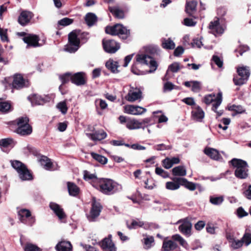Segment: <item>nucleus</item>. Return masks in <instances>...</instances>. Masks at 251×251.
<instances>
[{"label":"nucleus","instance_id":"338daca9","mask_svg":"<svg viewBox=\"0 0 251 251\" xmlns=\"http://www.w3.org/2000/svg\"><path fill=\"white\" fill-rule=\"evenodd\" d=\"M151 122V118H147L144 119L141 121H140V123H141V128L143 129H145V127H148L149 125H151L150 124Z\"/></svg>","mask_w":251,"mask_h":251},{"label":"nucleus","instance_id":"473e14b6","mask_svg":"<svg viewBox=\"0 0 251 251\" xmlns=\"http://www.w3.org/2000/svg\"><path fill=\"white\" fill-rule=\"evenodd\" d=\"M178 223H181L179 226V230L183 233L187 234L188 233V219L186 218L184 219L178 221Z\"/></svg>","mask_w":251,"mask_h":251},{"label":"nucleus","instance_id":"09e8293b","mask_svg":"<svg viewBox=\"0 0 251 251\" xmlns=\"http://www.w3.org/2000/svg\"><path fill=\"white\" fill-rule=\"evenodd\" d=\"M59 77L62 82V84H64L69 82L70 80H71L72 74L67 73L63 75H60Z\"/></svg>","mask_w":251,"mask_h":251},{"label":"nucleus","instance_id":"774afa93","mask_svg":"<svg viewBox=\"0 0 251 251\" xmlns=\"http://www.w3.org/2000/svg\"><path fill=\"white\" fill-rule=\"evenodd\" d=\"M237 213L238 217L240 218L246 216L248 214V213L246 212L242 207H240L237 209Z\"/></svg>","mask_w":251,"mask_h":251},{"label":"nucleus","instance_id":"de8ad7c7","mask_svg":"<svg viewBox=\"0 0 251 251\" xmlns=\"http://www.w3.org/2000/svg\"><path fill=\"white\" fill-rule=\"evenodd\" d=\"M83 178L85 180L88 181L97 178V176L95 174H91L89 172L85 170L83 171Z\"/></svg>","mask_w":251,"mask_h":251},{"label":"nucleus","instance_id":"3c124183","mask_svg":"<svg viewBox=\"0 0 251 251\" xmlns=\"http://www.w3.org/2000/svg\"><path fill=\"white\" fill-rule=\"evenodd\" d=\"M144 225V223L139 220H133L130 226L127 225L129 228H136L138 227H141Z\"/></svg>","mask_w":251,"mask_h":251},{"label":"nucleus","instance_id":"6ab92c4d","mask_svg":"<svg viewBox=\"0 0 251 251\" xmlns=\"http://www.w3.org/2000/svg\"><path fill=\"white\" fill-rule=\"evenodd\" d=\"M28 99L32 105H43L49 101V98L47 97L43 98L37 94L31 95L28 96Z\"/></svg>","mask_w":251,"mask_h":251},{"label":"nucleus","instance_id":"bf43d9fd","mask_svg":"<svg viewBox=\"0 0 251 251\" xmlns=\"http://www.w3.org/2000/svg\"><path fill=\"white\" fill-rule=\"evenodd\" d=\"M155 173L164 178L167 177L169 176L168 173L167 172L165 171L162 168L159 167H156L155 168Z\"/></svg>","mask_w":251,"mask_h":251},{"label":"nucleus","instance_id":"9d476101","mask_svg":"<svg viewBox=\"0 0 251 251\" xmlns=\"http://www.w3.org/2000/svg\"><path fill=\"white\" fill-rule=\"evenodd\" d=\"M208 28L209 32L215 36L221 35L225 30L223 26L220 23V19L218 18L210 22Z\"/></svg>","mask_w":251,"mask_h":251},{"label":"nucleus","instance_id":"603ef678","mask_svg":"<svg viewBox=\"0 0 251 251\" xmlns=\"http://www.w3.org/2000/svg\"><path fill=\"white\" fill-rule=\"evenodd\" d=\"M249 50V47L247 45H240L238 48L235 50V52L239 53L240 55H242L243 53Z\"/></svg>","mask_w":251,"mask_h":251},{"label":"nucleus","instance_id":"a878e982","mask_svg":"<svg viewBox=\"0 0 251 251\" xmlns=\"http://www.w3.org/2000/svg\"><path fill=\"white\" fill-rule=\"evenodd\" d=\"M56 249L57 251H72V246L70 242L61 241L56 246Z\"/></svg>","mask_w":251,"mask_h":251},{"label":"nucleus","instance_id":"4468645a","mask_svg":"<svg viewBox=\"0 0 251 251\" xmlns=\"http://www.w3.org/2000/svg\"><path fill=\"white\" fill-rule=\"evenodd\" d=\"M142 97L141 91L137 88L130 87L126 99L130 102H133L140 99Z\"/></svg>","mask_w":251,"mask_h":251},{"label":"nucleus","instance_id":"e2e57ef3","mask_svg":"<svg viewBox=\"0 0 251 251\" xmlns=\"http://www.w3.org/2000/svg\"><path fill=\"white\" fill-rule=\"evenodd\" d=\"M198 16H193L189 12V26H195L197 23Z\"/></svg>","mask_w":251,"mask_h":251},{"label":"nucleus","instance_id":"4c0bfd02","mask_svg":"<svg viewBox=\"0 0 251 251\" xmlns=\"http://www.w3.org/2000/svg\"><path fill=\"white\" fill-rule=\"evenodd\" d=\"M222 101V95L221 92H219L218 94L217 97L215 100L212 102V109L214 112H216V110L217 109L218 107L220 105Z\"/></svg>","mask_w":251,"mask_h":251},{"label":"nucleus","instance_id":"8fccbe9b","mask_svg":"<svg viewBox=\"0 0 251 251\" xmlns=\"http://www.w3.org/2000/svg\"><path fill=\"white\" fill-rule=\"evenodd\" d=\"M242 239L246 246H249L251 244V233L246 232L242 238Z\"/></svg>","mask_w":251,"mask_h":251},{"label":"nucleus","instance_id":"864d4df0","mask_svg":"<svg viewBox=\"0 0 251 251\" xmlns=\"http://www.w3.org/2000/svg\"><path fill=\"white\" fill-rule=\"evenodd\" d=\"M10 108V104L7 102H0V111L2 112L8 111Z\"/></svg>","mask_w":251,"mask_h":251},{"label":"nucleus","instance_id":"393cba45","mask_svg":"<svg viewBox=\"0 0 251 251\" xmlns=\"http://www.w3.org/2000/svg\"><path fill=\"white\" fill-rule=\"evenodd\" d=\"M204 153L211 158L218 160L220 159V155L219 151L213 148H206L204 149Z\"/></svg>","mask_w":251,"mask_h":251},{"label":"nucleus","instance_id":"f03ea898","mask_svg":"<svg viewBox=\"0 0 251 251\" xmlns=\"http://www.w3.org/2000/svg\"><path fill=\"white\" fill-rule=\"evenodd\" d=\"M230 163L235 169L234 175L237 178L246 179L249 177V165L246 161L234 158L230 161Z\"/></svg>","mask_w":251,"mask_h":251},{"label":"nucleus","instance_id":"f704fd0d","mask_svg":"<svg viewBox=\"0 0 251 251\" xmlns=\"http://www.w3.org/2000/svg\"><path fill=\"white\" fill-rule=\"evenodd\" d=\"M68 189L70 195L75 196L79 193L78 187L74 183L68 182Z\"/></svg>","mask_w":251,"mask_h":251},{"label":"nucleus","instance_id":"9b49d317","mask_svg":"<svg viewBox=\"0 0 251 251\" xmlns=\"http://www.w3.org/2000/svg\"><path fill=\"white\" fill-rule=\"evenodd\" d=\"M102 45L104 50L110 53H114L120 49L119 44L113 40H103Z\"/></svg>","mask_w":251,"mask_h":251},{"label":"nucleus","instance_id":"680f3d73","mask_svg":"<svg viewBox=\"0 0 251 251\" xmlns=\"http://www.w3.org/2000/svg\"><path fill=\"white\" fill-rule=\"evenodd\" d=\"M162 164L163 167L167 169L171 168L173 166L171 162L170 158H166L163 160Z\"/></svg>","mask_w":251,"mask_h":251},{"label":"nucleus","instance_id":"4be33fe9","mask_svg":"<svg viewBox=\"0 0 251 251\" xmlns=\"http://www.w3.org/2000/svg\"><path fill=\"white\" fill-rule=\"evenodd\" d=\"M86 136L93 141L101 140L106 138L107 134L103 130L96 131L93 133H86Z\"/></svg>","mask_w":251,"mask_h":251},{"label":"nucleus","instance_id":"c85d7f7f","mask_svg":"<svg viewBox=\"0 0 251 251\" xmlns=\"http://www.w3.org/2000/svg\"><path fill=\"white\" fill-rule=\"evenodd\" d=\"M126 126L130 130L136 129L141 128V123L140 121L133 119L126 122Z\"/></svg>","mask_w":251,"mask_h":251},{"label":"nucleus","instance_id":"0e129e2a","mask_svg":"<svg viewBox=\"0 0 251 251\" xmlns=\"http://www.w3.org/2000/svg\"><path fill=\"white\" fill-rule=\"evenodd\" d=\"M215 95H212L211 94L206 96L204 98V102L207 104H209L211 103H212L215 99Z\"/></svg>","mask_w":251,"mask_h":251},{"label":"nucleus","instance_id":"dca6fc26","mask_svg":"<svg viewBox=\"0 0 251 251\" xmlns=\"http://www.w3.org/2000/svg\"><path fill=\"white\" fill-rule=\"evenodd\" d=\"M33 16L32 12L27 11H22L18 18V22L22 26H25L30 21Z\"/></svg>","mask_w":251,"mask_h":251},{"label":"nucleus","instance_id":"20e7f679","mask_svg":"<svg viewBox=\"0 0 251 251\" xmlns=\"http://www.w3.org/2000/svg\"><path fill=\"white\" fill-rule=\"evenodd\" d=\"M238 75L233 77V81L235 85L241 86L246 84L250 75V68L248 66H240L237 68Z\"/></svg>","mask_w":251,"mask_h":251},{"label":"nucleus","instance_id":"0eeeda50","mask_svg":"<svg viewBox=\"0 0 251 251\" xmlns=\"http://www.w3.org/2000/svg\"><path fill=\"white\" fill-rule=\"evenodd\" d=\"M172 181H168L166 183V188L169 190H176L179 188L180 185L184 186L186 188L188 189V181L184 178L173 177Z\"/></svg>","mask_w":251,"mask_h":251},{"label":"nucleus","instance_id":"1a4fd4ad","mask_svg":"<svg viewBox=\"0 0 251 251\" xmlns=\"http://www.w3.org/2000/svg\"><path fill=\"white\" fill-rule=\"evenodd\" d=\"M136 57V61L139 64L149 65L151 68H153V71H149L150 73L152 72L157 69V63L151 56L145 54H137Z\"/></svg>","mask_w":251,"mask_h":251},{"label":"nucleus","instance_id":"052dcab7","mask_svg":"<svg viewBox=\"0 0 251 251\" xmlns=\"http://www.w3.org/2000/svg\"><path fill=\"white\" fill-rule=\"evenodd\" d=\"M154 242V238L152 236L144 238V244L146 249H149L151 246V244Z\"/></svg>","mask_w":251,"mask_h":251},{"label":"nucleus","instance_id":"ddd939ff","mask_svg":"<svg viewBox=\"0 0 251 251\" xmlns=\"http://www.w3.org/2000/svg\"><path fill=\"white\" fill-rule=\"evenodd\" d=\"M28 81L25 79L20 74L14 75L12 82L13 87L16 89H21L28 86Z\"/></svg>","mask_w":251,"mask_h":251},{"label":"nucleus","instance_id":"412c9836","mask_svg":"<svg viewBox=\"0 0 251 251\" xmlns=\"http://www.w3.org/2000/svg\"><path fill=\"white\" fill-rule=\"evenodd\" d=\"M82 72L76 73L74 75L72 74L71 81L76 85H82L85 83V80Z\"/></svg>","mask_w":251,"mask_h":251},{"label":"nucleus","instance_id":"7ed1b4c3","mask_svg":"<svg viewBox=\"0 0 251 251\" xmlns=\"http://www.w3.org/2000/svg\"><path fill=\"white\" fill-rule=\"evenodd\" d=\"M29 119L27 117H21L14 121L9 122L11 126L17 127L15 132L22 136L29 135L32 132V127L28 124Z\"/></svg>","mask_w":251,"mask_h":251},{"label":"nucleus","instance_id":"6e6d98bb","mask_svg":"<svg viewBox=\"0 0 251 251\" xmlns=\"http://www.w3.org/2000/svg\"><path fill=\"white\" fill-rule=\"evenodd\" d=\"M13 142V140L11 138H5L0 140V147H7Z\"/></svg>","mask_w":251,"mask_h":251},{"label":"nucleus","instance_id":"6e6552de","mask_svg":"<svg viewBox=\"0 0 251 251\" xmlns=\"http://www.w3.org/2000/svg\"><path fill=\"white\" fill-rule=\"evenodd\" d=\"M68 39L69 45L66 48V50L70 52H75L78 50L80 43L76 31H73L69 33Z\"/></svg>","mask_w":251,"mask_h":251},{"label":"nucleus","instance_id":"c03bdc74","mask_svg":"<svg viewBox=\"0 0 251 251\" xmlns=\"http://www.w3.org/2000/svg\"><path fill=\"white\" fill-rule=\"evenodd\" d=\"M25 251H41V249L36 245L28 243H26L24 247Z\"/></svg>","mask_w":251,"mask_h":251},{"label":"nucleus","instance_id":"79ce46f5","mask_svg":"<svg viewBox=\"0 0 251 251\" xmlns=\"http://www.w3.org/2000/svg\"><path fill=\"white\" fill-rule=\"evenodd\" d=\"M173 241L177 242L182 246L185 247L187 245L186 241L179 234H175L172 236Z\"/></svg>","mask_w":251,"mask_h":251},{"label":"nucleus","instance_id":"4d7b16f0","mask_svg":"<svg viewBox=\"0 0 251 251\" xmlns=\"http://www.w3.org/2000/svg\"><path fill=\"white\" fill-rule=\"evenodd\" d=\"M212 61L219 68H221L223 65V60L217 55H213L212 58Z\"/></svg>","mask_w":251,"mask_h":251},{"label":"nucleus","instance_id":"f8f14e48","mask_svg":"<svg viewBox=\"0 0 251 251\" xmlns=\"http://www.w3.org/2000/svg\"><path fill=\"white\" fill-rule=\"evenodd\" d=\"M102 206L100 204L95 200L93 201L90 214L87 216L88 220L90 222H94L100 215Z\"/></svg>","mask_w":251,"mask_h":251},{"label":"nucleus","instance_id":"a18cd8bd","mask_svg":"<svg viewBox=\"0 0 251 251\" xmlns=\"http://www.w3.org/2000/svg\"><path fill=\"white\" fill-rule=\"evenodd\" d=\"M231 243V247L233 249H237L241 247L243 245V244L244 243L242 239L241 240H235V239H231V241H230Z\"/></svg>","mask_w":251,"mask_h":251},{"label":"nucleus","instance_id":"cd10ccee","mask_svg":"<svg viewBox=\"0 0 251 251\" xmlns=\"http://www.w3.org/2000/svg\"><path fill=\"white\" fill-rule=\"evenodd\" d=\"M172 174L175 176H184L187 174V170L184 166H178L172 170Z\"/></svg>","mask_w":251,"mask_h":251},{"label":"nucleus","instance_id":"49530a36","mask_svg":"<svg viewBox=\"0 0 251 251\" xmlns=\"http://www.w3.org/2000/svg\"><path fill=\"white\" fill-rule=\"evenodd\" d=\"M229 110L234 111L235 114H241L245 111L241 105H233L229 108Z\"/></svg>","mask_w":251,"mask_h":251},{"label":"nucleus","instance_id":"13d9d810","mask_svg":"<svg viewBox=\"0 0 251 251\" xmlns=\"http://www.w3.org/2000/svg\"><path fill=\"white\" fill-rule=\"evenodd\" d=\"M73 20L68 18H64L58 22L59 25L66 26L71 24L73 23Z\"/></svg>","mask_w":251,"mask_h":251},{"label":"nucleus","instance_id":"ea45409f","mask_svg":"<svg viewBox=\"0 0 251 251\" xmlns=\"http://www.w3.org/2000/svg\"><path fill=\"white\" fill-rule=\"evenodd\" d=\"M10 162L12 167L16 170L17 173L21 171L23 168L25 167L23 163L18 160L11 161Z\"/></svg>","mask_w":251,"mask_h":251},{"label":"nucleus","instance_id":"c9c22d12","mask_svg":"<svg viewBox=\"0 0 251 251\" xmlns=\"http://www.w3.org/2000/svg\"><path fill=\"white\" fill-rule=\"evenodd\" d=\"M162 46L164 49L172 50L175 48V44L170 38L163 39L162 40Z\"/></svg>","mask_w":251,"mask_h":251},{"label":"nucleus","instance_id":"2eb2a0df","mask_svg":"<svg viewBox=\"0 0 251 251\" xmlns=\"http://www.w3.org/2000/svg\"><path fill=\"white\" fill-rule=\"evenodd\" d=\"M112 235L104 238L100 243L101 248L104 251H116V248L111 240Z\"/></svg>","mask_w":251,"mask_h":251},{"label":"nucleus","instance_id":"72a5a7b5","mask_svg":"<svg viewBox=\"0 0 251 251\" xmlns=\"http://www.w3.org/2000/svg\"><path fill=\"white\" fill-rule=\"evenodd\" d=\"M180 69L179 64L177 62H175L169 66L168 69L167 71L166 75L163 78L164 81L168 80L169 77H168V74L169 71H171L173 73L177 72Z\"/></svg>","mask_w":251,"mask_h":251},{"label":"nucleus","instance_id":"c756f323","mask_svg":"<svg viewBox=\"0 0 251 251\" xmlns=\"http://www.w3.org/2000/svg\"><path fill=\"white\" fill-rule=\"evenodd\" d=\"M105 66L113 73H117L119 72L118 68L119 67V65L118 62L117 61H115L112 59H109L106 62Z\"/></svg>","mask_w":251,"mask_h":251},{"label":"nucleus","instance_id":"a19ab883","mask_svg":"<svg viewBox=\"0 0 251 251\" xmlns=\"http://www.w3.org/2000/svg\"><path fill=\"white\" fill-rule=\"evenodd\" d=\"M192 87V91L194 92H199L201 89V83L198 81H189V87Z\"/></svg>","mask_w":251,"mask_h":251},{"label":"nucleus","instance_id":"a211bd4d","mask_svg":"<svg viewBox=\"0 0 251 251\" xmlns=\"http://www.w3.org/2000/svg\"><path fill=\"white\" fill-rule=\"evenodd\" d=\"M125 112L132 115H141L146 111V109L139 106L132 105L125 106Z\"/></svg>","mask_w":251,"mask_h":251},{"label":"nucleus","instance_id":"5fc2aeb1","mask_svg":"<svg viewBox=\"0 0 251 251\" xmlns=\"http://www.w3.org/2000/svg\"><path fill=\"white\" fill-rule=\"evenodd\" d=\"M57 107L63 114H66L67 111V107L65 101L60 102L57 105Z\"/></svg>","mask_w":251,"mask_h":251},{"label":"nucleus","instance_id":"5701e85b","mask_svg":"<svg viewBox=\"0 0 251 251\" xmlns=\"http://www.w3.org/2000/svg\"><path fill=\"white\" fill-rule=\"evenodd\" d=\"M38 161L46 170H51L52 169V163L50 158L46 156L42 155L38 159Z\"/></svg>","mask_w":251,"mask_h":251},{"label":"nucleus","instance_id":"2f4dec72","mask_svg":"<svg viewBox=\"0 0 251 251\" xmlns=\"http://www.w3.org/2000/svg\"><path fill=\"white\" fill-rule=\"evenodd\" d=\"M97 16L93 13H88L85 17V21L89 26L93 25L97 21Z\"/></svg>","mask_w":251,"mask_h":251},{"label":"nucleus","instance_id":"bb28decb","mask_svg":"<svg viewBox=\"0 0 251 251\" xmlns=\"http://www.w3.org/2000/svg\"><path fill=\"white\" fill-rule=\"evenodd\" d=\"M177 247V244L172 240L164 241L162 250L164 251H172Z\"/></svg>","mask_w":251,"mask_h":251},{"label":"nucleus","instance_id":"aec40b11","mask_svg":"<svg viewBox=\"0 0 251 251\" xmlns=\"http://www.w3.org/2000/svg\"><path fill=\"white\" fill-rule=\"evenodd\" d=\"M50 207L60 220L63 219L65 217L66 215L63 209L58 204L51 202L50 203Z\"/></svg>","mask_w":251,"mask_h":251},{"label":"nucleus","instance_id":"37998d69","mask_svg":"<svg viewBox=\"0 0 251 251\" xmlns=\"http://www.w3.org/2000/svg\"><path fill=\"white\" fill-rule=\"evenodd\" d=\"M91 155L94 159L100 162L101 164H106L107 162V159L106 157L100 155L99 154L92 152Z\"/></svg>","mask_w":251,"mask_h":251},{"label":"nucleus","instance_id":"f257e3e1","mask_svg":"<svg viewBox=\"0 0 251 251\" xmlns=\"http://www.w3.org/2000/svg\"><path fill=\"white\" fill-rule=\"evenodd\" d=\"M99 191L106 195H112L120 192L122 186L112 179L101 178L99 181Z\"/></svg>","mask_w":251,"mask_h":251},{"label":"nucleus","instance_id":"58836bf2","mask_svg":"<svg viewBox=\"0 0 251 251\" xmlns=\"http://www.w3.org/2000/svg\"><path fill=\"white\" fill-rule=\"evenodd\" d=\"M209 201L212 204L220 205L224 201V197L222 196L219 197L210 196Z\"/></svg>","mask_w":251,"mask_h":251},{"label":"nucleus","instance_id":"7c9ffc66","mask_svg":"<svg viewBox=\"0 0 251 251\" xmlns=\"http://www.w3.org/2000/svg\"><path fill=\"white\" fill-rule=\"evenodd\" d=\"M109 10L110 12L117 18L124 19L125 18L124 11L118 7H109Z\"/></svg>","mask_w":251,"mask_h":251},{"label":"nucleus","instance_id":"e433bc0d","mask_svg":"<svg viewBox=\"0 0 251 251\" xmlns=\"http://www.w3.org/2000/svg\"><path fill=\"white\" fill-rule=\"evenodd\" d=\"M19 219L21 222L24 223L25 222V218H27L31 216V213L29 210L26 209H21L18 212Z\"/></svg>","mask_w":251,"mask_h":251},{"label":"nucleus","instance_id":"39448f33","mask_svg":"<svg viewBox=\"0 0 251 251\" xmlns=\"http://www.w3.org/2000/svg\"><path fill=\"white\" fill-rule=\"evenodd\" d=\"M105 32L112 35H119L123 39H126L130 35L129 30L121 24H116L113 26H107Z\"/></svg>","mask_w":251,"mask_h":251},{"label":"nucleus","instance_id":"f3484780","mask_svg":"<svg viewBox=\"0 0 251 251\" xmlns=\"http://www.w3.org/2000/svg\"><path fill=\"white\" fill-rule=\"evenodd\" d=\"M23 40L25 43L27 44V47L30 46L37 47L40 46L39 37L36 35L28 34L23 38Z\"/></svg>","mask_w":251,"mask_h":251},{"label":"nucleus","instance_id":"69168bd1","mask_svg":"<svg viewBox=\"0 0 251 251\" xmlns=\"http://www.w3.org/2000/svg\"><path fill=\"white\" fill-rule=\"evenodd\" d=\"M202 45L201 39L195 38L191 43V46L193 48H200Z\"/></svg>","mask_w":251,"mask_h":251},{"label":"nucleus","instance_id":"b1692460","mask_svg":"<svg viewBox=\"0 0 251 251\" xmlns=\"http://www.w3.org/2000/svg\"><path fill=\"white\" fill-rule=\"evenodd\" d=\"M18 174L22 180H30L32 179V176L26 166L23 168V169Z\"/></svg>","mask_w":251,"mask_h":251},{"label":"nucleus","instance_id":"423d86ee","mask_svg":"<svg viewBox=\"0 0 251 251\" xmlns=\"http://www.w3.org/2000/svg\"><path fill=\"white\" fill-rule=\"evenodd\" d=\"M189 106H191L192 119L197 122H202L204 117V112L200 106L196 104L193 98L189 97Z\"/></svg>","mask_w":251,"mask_h":251}]
</instances>
